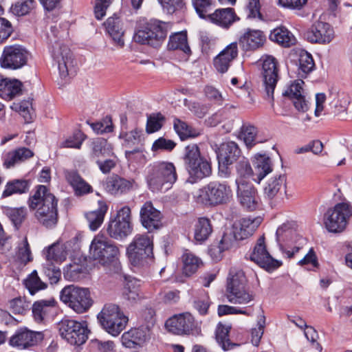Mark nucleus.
I'll use <instances>...</instances> for the list:
<instances>
[{
	"instance_id": "1",
	"label": "nucleus",
	"mask_w": 352,
	"mask_h": 352,
	"mask_svg": "<svg viewBox=\"0 0 352 352\" xmlns=\"http://www.w3.org/2000/svg\"><path fill=\"white\" fill-rule=\"evenodd\" d=\"M30 210H34V217L46 228H54L58 222V199L48 188L39 185L28 201Z\"/></svg>"
},
{
	"instance_id": "2",
	"label": "nucleus",
	"mask_w": 352,
	"mask_h": 352,
	"mask_svg": "<svg viewBox=\"0 0 352 352\" xmlns=\"http://www.w3.org/2000/svg\"><path fill=\"white\" fill-rule=\"evenodd\" d=\"M176 168L171 162H157L148 167L146 182L153 192L166 191L176 182Z\"/></svg>"
},
{
	"instance_id": "3",
	"label": "nucleus",
	"mask_w": 352,
	"mask_h": 352,
	"mask_svg": "<svg viewBox=\"0 0 352 352\" xmlns=\"http://www.w3.org/2000/svg\"><path fill=\"white\" fill-rule=\"evenodd\" d=\"M153 239L146 234H136L126 248V255L135 267L151 265L154 261Z\"/></svg>"
},
{
	"instance_id": "4",
	"label": "nucleus",
	"mask_w": 352,
	"mask_h": 352,
	"mask_svg": "<svg viewBox=\"0 0 352 352\" xmlns=\"http://www.w3.org/2000/svg\"><path fill=\"white\" fill-rule=\"evenodd\" d=\"M232 197V191L226 183L212 182L199 189L194 197L197 203L214 207L226 204Z\"/></svg>"
},
{
	"instance_id": "5",
	"label": "nucleus",
	"mask_w": 352,
	"mask_h": 352,
	"mask_svg": "<svg viewBox=\"0 0 352 352\" xmlns=\"http://www.w3.org/2000/svg\"><path fill=\"white\" fill-rule=\"evenodd\" d=\"M183 159L186 169L195 179H201L211 175V163L205 156L201 155L196 144L185 147Z\"/></svg>"
},
{
	"instance_id": "6",
	"label": "nucleus",
	"mask_w": 352,
	"mask_h": 352,
	"mask_svg": "<svg viewBox=\"0 0 352 352\" xmlns=\"http://www.w3.org/2000/svg\"><path fill=\"white\" fill-rule=\"evenodd\" d=\"M89 254L94 260L102 265L118 264L120 252L119 248L103 235H96L89 245Z\"/></svg>"
},
{
	"instance_id": "7",
	"label": "nucleus",
	"mask_w": 352,
	"mask_h": 352,
	"mask_svg": "<svg viewBox=\"0 0 352 352\" xmlns=\"http://www.w3.org/2000/svg\"><path fill=\"white\" fill-rule=\"evenodd\" d=\"M170 25L159 20L153 19L148 22L134 35L135 42L147 44L154 47L162 45L165 40Z\"/></svg>"
},
{
	"instance_id": "8",
	"label": "nucleus",
	"mask_w": 352,
	"mask_h": 352,
	"mask_svg": "<svg viewBox=\"0 0 352 352\" xmlns=\"http://www.w3.org/2000/svg\"><path fill=\"white\" fill-rule=\"evenodd\" d=\"M98 318L102 327L113 336L119 335L128 322V318L114 304L105 305Z\"/></svg>"
},
{
	"instance_id": "9",
	"label": "nucleus",
	"mask_w": 352,
	"mask_h": 352,
	"mask_svg": "<svg viewBox=\"0 0 352 352\" xmlns=\"http://www.w3.org/2000/svg\"><path fill=\"white\" fill-rule=\"evenodd\" d=\"M352 216V207L348 203H338L329 208L324 216V223L330 232H342Z\"/></svg>"
},
{
	"instance_id": "10",
	"label": "nucleus",
	"mask_w": 352,
	"mask_h": 352,
	"mask_svg": "<svg viewBox=\"0 0 352 352\" xmlns=\"http://www.w3.org/2000/svg\"><path fill=\"white\" fill-rule=\"evenodd\" d=\"M60 298L76 313H83L91 305L89 291L86 288L69 285L62 289Z\"/></svg>"
},
{
	"instance_id": "11",
	"label": "nucleus",
	"mask_w": 352,
	"mask_h": 352,
	"mask_svg": "<svg viewBox=\"0 0 352 352\" xmlns=\"http://www.w3.org/2000/svg\"><path fill=\"white\" fill-rule=\"evenodd\" d=\"M108 234L116 240H122L132 233V217L131 208L124 206L117 211L111 219L107 229Z\"/></svg>"
},
{
	"instance_id": "12",
	"label": "nucleus",
	"mask_w": 352,
	"mask_h": 352,
	"mask_svg": "<svg viewBox=\"0 0 352 352\" xmlns=\"http://www.w3.org/2000/svg\"><path fill=\"white\" fill-rule=\"evenodd\" d=\"M60 334L72 345H81L88 338L89 330L86 322L63 319L58 324Z\"/></svg>"
},
{
	"instance_id": "13",
	"label": "nucleus",
	"mask_w": 352,
	"mask_h": 352,
	"mask_svg": "<svg viewBox=\"0 0 352 352\" xmlns=\"http://www.w3.org/2000/svg\"><path fill=\"white\" fill-rule=\"evenodd\" d=\"M165 326L168 332L177 336L198 333L194 317L188 312L170 317L166 320Z\"/></svg>"
},
{
	"instance_id": "14",
	"label": "nucleus",
	"mask_w": 352,
	"mask_h": 352,
	"mask_svg": "<svg viewBox=\"0 0 352 352\" xmlns=\"http://www.w3.org/2000/svg\"><path fill=\"white\" fill-rule=\"evenodd\" d=\"M28 57L29 53L23 46L8 45L4 47L0 64L3 68L17 69L27 63Z\"/></svg>"
},
{
	"instance_id": "15",
	"label": "nucleus",
	"mask_w": 352,
	"mask_h": 352,
	"mask_svg": "<svg viewBox=\"0 0 352 352\" xmlns=\"http://www.w3.org/2000/svg\"><path fill=\"white\" fill-rule=\"evenodd\" d=\"M235 182L237 199L241 206L249 211L256 210L259 200L256 188L251 182L242 179H236Z\"/></svg>"
},
{
	"instance_id": "16",
	"label": "nucleus",
	"mask_w": 352,
	"mask_h": 352,
	"mask_svg": "<svg viewBox=\"0 0 352 352\" xmlns=\"http://www.w3.org/2000/svg\"><path fill=\"white\" fill-rule=\"evenodd\" d=\"M263 78L265 91L269 99L273 100L274 91L279 79L276 59L266 56L263 62Z\"/></svg>"
},
{
	"instance_id": "17",
	"label": "nucleus",
	"mask_w": 352,
	"mask_h": 352,
	"mask_svg": "<svg viewBox=\"0 0 352 352\" xmlns=\"http://www.w3.org/2000/svg\"><path fill=\"white\" fill-rule=\"evenodd\" d=\"M250 259L267 271L274 270L282 265L280 261L274 259L267 250L264 236L258 239Z\"/></svg>"
},
{
	"instance_id": "18",
	"label": "nucleus",
	"mask_w": 352,
	"mask_h": 352,
	"mask_svg": "<svg viewBox=\"0 0 352 352\" xmlns=\"http://www.w3.org/2000/svg\"><path fill=\"white\" fill-rule=\"evenodd\" d=\"M52 56L58 65L60 76L65 78L74 66L70 50L65 45L56 43L53 46Z\"/></svg>"
},
{
	"instance_id": "19",
	"label": "nucleus",
	"mask_w": 352,
	"mask_h": 352,
	"mask_svg": "<svg viewBox=\"0 0 352 352\" xmlns=\"http://www.w3.org/2000/svg\"><path fill=\"white\" fill-rule=\"evenodd\" d=\"M264 197L270 201L272 206L283 199L286 194V177L284 175H275L266 183L263 189Z\"/></svg>"
},
{
	"instance_id": "20",
	"label": "nucleus",
	"mask_w": 352,
	"mask_h": 352,
	"mask_svg": "<svg viewBox=\"0 0 352 352\" xmlns=\"http://www.w3.org/2000/svg\"><path fill=\"white\" fill-rule=\"evenodd\" d=\"M333 36V30L331 25L320 21L314 23L305 34L307 40L313 43H329Z\"/></svg>"
},
{
	"instance_id": "21",
	"label": "nucleus",
	"mask_w": 352,
	"mask_h": 352,
	"mask_svg": "<svg viewBox=\"0 0 352 352\" xmlns=\"http://www.w3.org/2000/svg\"><path fill=\"white\" fill-rule=\"evenodd\" d=\"M237 235L232 227L226 229L221 240L210 246L208 252L210 256L215 261L220 260L224 251L230 250L236 245L237 241L241 240Z\"/></svg>"
},
{
	"instance_id": "22",
	"label": "nucleus",
	"mask_w": 352,
	"mask_h": 352,
	"mask_svg": "<svg viewBox=\"0 0 352 352\" xmlns=\"http://www.w3.org/2000/svg\"><path fill=\"white\" fill-rule=\"evenodd\" d=\"M43 339L41 331H34L27 328H21L10 338V344L20 349L36 345Z\"/></svg>"
},
{
	"instance_id": "23",
	"label": "nucleus",
	"mask_w": 352,
	"mask_h": 352,
	"mask_svg": "<svg viewBox=\"0 0 352 352\" xmlns=\"http://www.w3.org/2000/svg\"><path fill=\"white\" fill-rule=\"evenodd\" d=\"M302 80H297L292 83L287 89L283 92V96L288 97L292 100L295 108L298 111L305 112L309 109V102L307 100Z\"/></svg>"
},
{
	"instance_id": "24",
	"label": "nucleus",
	"mask_w": 352,
	"mask_h": 352,
	"mask_svg": "<svg viewBox=\"0 0 352 352\" xmlns=\"http://www.w3.org/2000/svg\"><path fill=\"white\" fill-rule=\"evenodd\" d=\"M136 186L133 179H125L117 174L109 176L104 182V186L107 192L113 195L126 193Z\"/></svg>"
},
{
	"instance_id": "25",
	"label": "nucleus",
	"mask_w": 352,
	"mask_h": 352,
	"mask_svg": "<svg viewBox=\"0 0 352 352\" xmlns=\"http://www.w3.org/2000/svg\"><path fill=\"white\" fill-rule=\"evenodd\" d=\"M140 219L142 226L148 232L158 229L162 225L161 212L155 209L150 201L146 202L142 207L140 210Z\"/></svg>"
},
{
	"instance_id": "26",
	"label": "nucleus",
	"mask_w": 352,
	"mask_h": 352,
	"mask_svg": "<svg viewBox=\"0 0 352 352\" xmlns=\"http://www.w3.org/2000/svg\"><path fill=\"white\" fill-rule=\"evenodd\" d=\"M238 56V46L236 42L228 45L222 50L214 59V66L220 73H225L228 71L232 62Z\"/></svg>"
},
{
	"instance_id": "27",
	"label": "nucleus",
	"mask_w": 352,
	"mask_h": 352,
	"mask_svg": "<svg viewBox=\"0 0 352 352\" xmlns=\"http://www.w3.org/2000/svg\"><path fill=\"white\" fill-rule=\"evenodd\" d=\"M219 164L223 167L230 165L241 157V150L234 142H228L221 144L217 151Z\"/></svg>"
},
{
	"instance_id": "28",
	"label": "nucleus",
	"mask_w": 352,
	"mask_h": 352,
	"mask_svg": "<svg viewBox=\"0 0 352 352\" xmlns=\"http://www.w3.org/2000/svg\"><path fill=\"white\" fill-rule=\"evenodd\" d=\"M149 339V331L146 328L132 329L122 336V344L129 349H136Z\"/></svg>"
},
{
	"instance_id": "29",
	"label": "nucleus",
	"mask_w": 352,
	"mask_h": 352,
	"mask_svg": "<svg viewBox=\"0 0 352 352\" xmlns=\"http://www.w3.org/2000/svg\"><path fill=\"white\" fill-rule=\"evenodd\" d=\"M265 41V34L258 30L247 29L239 38L240 45L246 51L258 49Z\"/></svg>"
},
{
	"instance_id": "30",
	"label": "nucleus",
	"mask_w": 352,
	"mask_h": 352,
	"mask_svg": "<svg viewBox=\"0 0 352 352\" xmlns=\"http://www.w3.org/2000/svg\"><path fill=\"white\" fill-rule=\"evenodd\" d=\"M208 19L213 23L223 28H229L239 18L232 8L217 9L208 15Z\"/></svg>"
},
{
	"instance_id": "31",
	"label": "nucleus",
	"mask_w": 352,
	"mask_h": 352,
	"mask_svg": "<svg viewBox=\"0 0 352 352\" xmlns=\"http://www.w3.org/2000/svg\"><path fill=\"white\" fill-rule=\"evenodd\" d=\"M261 222L262 218L261 217H248L241 219L238 223H234L232 228L237 233L238 238L243 240L251 236Z\"/></svg>"
},
{
	"instance_id": "32",
	"label": "nucleus",
	"mask_w": 352,
	"mask_h": 352,
	"mask_svg": "<svg viewBox=\"0 0 352 352\" xmlns=\"http://www.w3.org/2000/svg\"><path fill=\"white\" fill-rule=\"evenodd\" d=\"M90 159L95 162L113 155L111 145L104 138L94 140L90 144Z\"/></svg>"
},
{
	"instance_id": "33",
	"label": "nucleus",
	"mask_w": 352,
	"mask_h": 352,
	"mask_svg": "<svg viewBox=\"0 0 352 352\" xmlns=\"http://www.w3.org/2000/svg\"><path fill=\"white\" fill-rule=\"evenodd\" d=\"M34 153L30 148L20 147L3 154V165L10 168L32 157Z\"/></svg>"
},
{
	"instance_id": "34",
	"label": "nucleus",
	"mask_w": 352,
	"mask_h": 352,
	"mask_svg": "<svg viewBox=\"0 0 352 352\" xmlns=\"http://www.w3.org/2000/svg\"><path fill=\"white\" fill-rule=\"evenodd\" d=\"M142 131L137 129L129 132L122 131L120 133L119 138L124 140L123 145L128 148L132 149L131 151H126V155L139 151L140 146L142 145Z\"/></svg>"
},
{
	"instance_id": "35",
	"label": "nucleus",
	"mask_w": 352,
	"mask_h": 352,
	"mask_svg": "<svg viewBox=\"0 0 352 352\" xmlns=\"http://www.w3.org/2000/svg\"><path fill=\"white\" fill-rule=\"evenodd\" d=\"M270 39L283 47H289L296 43L293 34L285 27L280 26L271 31Z\"/></svg>"
},
{
	"instance_id": "36",
	"label": "nucleus",
	"mask_w": 352,
	"mask_h": 352,
	"mask_svg": "<svg viewBox=\"0 0 352 352\" xmlns=\"http://www.w3.org/2000/svg\"><path fill=\"white\" fill-rule=\"evenodd\" d=\"M254 175L252 179L258 183L272 171L270 158L265 155L257 154L253 160Z\"/></svg>"
},
{
	"instance_id": "37",
	"label": "nucleus",
	"mask_w": 352,
	"mask_h": 352,
	"mask_svg": "<svg viewBox=\"0 0 352 352\" xmlns=\"http://www.w3.org/2000/svg\"><path fill=\"white\" fill-rule=\"evenodd\" d=\"M104 26L115 44L122 47L124 45V31L120 19L118 17H109L104 23Z\"/></svg>"
},
{
	"instance_id": "38",
	"label": "nucleus",
	"mask_w": 352,
	"mask_h": 352,
	"mask_svg": "<svg viewBox=\"0 0 352 352\" xmlns=\"http://www.w3.org/2000/svg\"><path fill=\"white\" fill-rule=\"evenodd\" d=\"M122 298L131 305L140 302L142 298L140 291V280L135 278L126 280L122 290Z\"/></svg>"
},
{
	"instance_id": "39",
	"label": "nucleus",
	"mask_w": 352,
	"mask_h": 352,
	"mask_svg": "<svg viewBox=\"0 0 352 352\" xmlns=\"http://www.w3.org/2000/svg\"><path fill=\"white\" fill-rule=\"evenodd\" d=\"M67 252L64 244L59 241L54 243L43 251L46 261L56 263H61L65 261Z\"/></svg>"
},
{
	"instance_id": "40",
	"label": "nucleus",
	"mask_w": 352,
	"mask_h": 352,
	"mask_svg": "<svg viewBox=\"0 0 352 352\" xmlns=\"http://www.w3.org/2000/svg\"><path fill=\"white\" fill-rule=\"evenodd\" d=\"M22 83L16 79H2L0 81V97L10 100L21 93Z\"/></svg>"
},
{
	"instance_id": "41",
	"label": "nucleus",
	"mask_w": 352,
	"mask_h": 352,
	"mask_svg": "<svg viewBox=\"0 0 352 352\" xmlns=\"http://www.w3.org/2000/svg\"><path fill=\"white\" fill-rule=\"evenodd\" d=\"M107 209L108 207L104 202L98 201V209L86 213L85 217L91 230H96L102 225Z\"/></svg>"
},
{
	"instance_id": "42",
	"label": "nucleus",
	"mask_w": 352,
	"mask_h": 352,
	"mask_svg": "<svg viewBox=\"0 0 352 352\" xmlns=\"http://www.w3.org/2000/svg\"><path fill=\"white\" fill-rule=\"evenodd\" d=\"M212 232L210 220L206 217L199 218L195 225L194 238L196 241L202 243L206 241Z\"/></svg>"
},
{
	"instance_id": "43",
	"label": "nucleus",
	"mask_w": 352,
	"mask_h": 352,
	"mask_svg": "<svg viewBox=\"0 0 352 352\" xmlns=\"http://www.w3.org/2000/svg\"><path fill=\"white\" fill-rule=\"evenodd\" d=\"M228 300L233 304L247 305L254 300V295L245 287L226 292Z\"/></svg>"
},
{
	"instance_id": "44",
	"label": "nucleus",
	"mask_w": 352,
	"mask_h": 352,
	"mask_svg": "<svg viewBox=\"0 0 352 352\" xmlns=\"http://www.w3.org/2000/svg\"><path fill=\"white\" fill-rule=\"evenodd\" d=\"M183 274L190 276L195 273L201 265V260L194 254L186 252L182 256Z\"/></svg>"
},
{
	"instance_id": "45",
	"label": "nucleus",
	"mask_w": 352,
	"mask_h": 352,
	"mask_svg": "<svg viewBox=\"0 0 352 352\" xmlns=\"http://www.w3.org/2000/svg\"><path fill=\"white\" fill-rule=\"evenodd\" d=\"M168 48L171 50H181L189 54L190 49L188 44L186 33L180 32L171 35L169 38Z\"/></svg>"
},
{
	"instance_id": "46",
	"label": "nucleus",
	"mask_w": 352,
	"mask_h": 352,
	"mask_svg": "<svg viewBox=\"0 0 352 352\" xmlns=\"http://www.w3.org/2000/svg\"><path fill=\"white\" fill-rule=\"evenodd\" d=\"M30 182L26 179H14L7 183L3 192V197H9L13 194L25 193L29 190Z\"/></svg>"
},
{
	"instance_id": "47",
	"label": "nucleus",
	"mask_w": 352,
	"mask_h": 352,
	"mask_svg": "<svg viewBox=\"0 0 352 352\" xmlns=\"http://www.w3.org/2000/svg\"><path fill=\"white\" fill-rule=\"evenodd\" d=\"M231 327L219 323L215 331V337L217 343L224 351L232 349L236 344L230 342L229 332Z\"/></svg>"
},
{
	"instance_id": "48",
	"label": "nucleus",
	"mask_w": 352,
	"mask_h": 352,
	"mask_svg": "<svg viewBox=\"0 0 352 352\" xmlns=\"http://www.w3.org/2000/svg\"><path fill=\"white\" fill-rule=\"evenodd\" d=\"M246 278L241 270L231 269L228 278L226 292L245 287Z\"/></svg>"
},
{
	"instance_id": "49",
	"label": "nucleus",
	"mask_w": 352,
	"mask_h": 352,
	"mask_svg": "<svg viewBox=\"0 0 352 352\" xmlns=\"http://www.w3.org/2000/svg\"><path fill=\"white\" fill-rule=\"evenodd\" d=\"M298 58V75L305 78L314 67V62L311 54L305 50H300Z\"/></svg>"
},
{
	"instance_id": "50",
	"label": "nucleus",
	"mask_w": 352,
	"mask_h": 352,
	"mask_svg": "<svg viewBox=\"0 0 352 352\" xmlns=\"http://www.w3.org/2000/svg\"><path fill=\"white\" fill-rule=\"evenodd\" d=\"M36 6L35 0H19L10 8L11 12L16 16H24L31 12Z\"/></svg>"
},
{
	"instance_id": "51",
	"label": "nucleus",
	"mask_w": 352,
	"mask_h": 352,
	"mask_svg": "<svg viewBox=\"0 0 352 352\" xmlns=\"http://www.w3.org/2000/svg\"><path fill=\"white\" fill-rule=\"evenodd\" d=\"M174 129L182 140L195 138L199 135L191 126L179 119L174 120Z\"/></svg>"
},
{
	"instance_id": "52",
	"label": "nucleus",
	"mask_w": 352,
	"mask_h": 352,
	"mask_svg": "<svg viewBox=\"0 0 352 352\" xmlns=\"http://www.w3.org/2000/svg\"><path fill=\"white\" fill-rule=\"evenodd\" d=\"M25 285L32 295L47 287V285L41 281L36 270H34L25 279Z\"/></svg>"
},
{
	"instance_id": "53",
	"label": "nucleus",
	"mask_w": 352,
	"mask_h": 352,
	"mask_svg": "<svg viewBox=\"0 0 352 352\" xmlns=\"http://www.w3.org/2000/svg\"><path fill=\"white\" fill-rule=\"evenodd\" d=\"M256 128L250 124H243L241 128L240 138L248 147H252L256 144Z\"/></svg>"
},
{
	"instance_id": "54",
	"label": "nucleus",
	"mask_w": 352,
	"mask_h": 352,
	"mask_svg": "<svg viewBox=\"0 0 352 352\" xmlns=\"http://www.w3.org/2000/svg\"><path fill=\"white\" fill-rule=\"evenodd\" d=\"M6 215L10 219L16 229L21 226L27 216V210L24 207L17 208H8L6 210Z\"/></svg>"
},
{
	"instance_id": "55",
	"label": "nucleus",
	"mask_w": 352,
	"mask_h": 352,
	"mask_svg": "<svg viewBox=\"0 0 352 352\" xmlns=\"http://www.w3.org/2000/svg\"><path fill=\"white\" fill-rule=\"evenodd\" d=\"M51 301L40 300L36 301L32 306V314L34 320L37 322H41L44 320L47 314L49 311Z\"/></svg>"
},
{
	"instance_id": "56",
	"label": "nucleus",
	"mask_w": 352,
	"mask_h": 352,
	"mask_svg": "<svg viewBox=\"0 0 352 352\" xmlns=\"http://www.w3.org/2000/svg\"><path fill=\"white\" fill-rule=\"evenodd\" d=\"M14 105L15 110L23 116L25 122L29 123L32 121L34 111L32 108V104L30 100H23Z\"/></svg>"
},
{
	"instance_id": "57",
	"label": "nucleus",
	"mask_w": 352,
	"mask_h": 352,
	"mask_svg": "<svg viewBox=\"0 0 352 352\" xmlns=\"http://www.w3.org/2000/svg\"><path fill=\"white\" fill-rule=\"evenodd\" d=\"M43 270L51 284H55L58 282L61 276V271L59 267L56 266L54 263L46 261L43 264Z\"/></svg>"
},
{
	"instance_id": "58",
	"label": "nucleus",
	"mask_w": 352,
	"mask_h": 352,
	"mask_svg": "<svg viewBox=\"0 0 352 352\" xmlns=\"http://www.w3.org/2000/svg\"><path fill=\"white\" fill-rule=\"evenodd\" d=\"M236 170L238 174L236 179L246 180L250 176H252V178L255 177L248 159L244 157L239 159L236 165Z\"/></svg>"
},
{
	"instance_id": "59",
	"label": "nucleus",
	"mask_w": 352,
	"mask_h": 352,
	"mask_svg": "<svg viewBox=\"0 0 352 352\" xmlns=\"http://www.w3.org/2000/svg\"><path fill=\"white\" fill-rule=\"evenodd\" d=\"M82 273V267L77 263L67 265L64 268V277L72 281H76L80 279Z\"/></svg>"
},
{
	"instance_id": "60",
	"label": "nucleus",
	"mask_w": 352,
	"mask_h": 352,
	"mask_svg": "<svg viewBox=\"0 0 352 352\" xmlns=\"http://www.w3.org/2000/svg\"><path fill=\"white\" fill-rule=\"evenodd\" d=\"M192 3L200 18L208 19V12L212 6L211 0H192Z\"/></svg>"
},
{
	"instance_id": "61",
	"label": "nucleus",
	"mask_w": 352,
	"mask_h": 352,
	"mask_svg": "<svg viewBox=\"0 0 352 352\" xmlns=\"http://www.w3.org/2000/svg\"><path fill=\"white\" fill-rule=\"evenodd\" d=\"M86 136L81 131H77L61 143L64 148H80Z\"/></svg>"
},
{
	"instance_id": "62",
	"label": "nucleus",
	"mask_w": 352,
	"mask_h": 352,
	"mask_svg": "<svg viewBox=\"0 0 352 352\" xmlns=\"http://www.w3.org/2000/svg\"><path fill=\"white\" fill-rule=\"evenodd\" d=\"M210 305V300L208 294L205 293L202 296L197 298L193 302L195 309L201 315H206Z\"/></svg>"
},
{
	"instance_id": "63",
	"label": "nucleus",
	"mask_w": 352,
	"mask_h": 352,
	"mask_svg": "<svg viewBox=\"0 0 352 352\" xmlns=\"http://www.w3.org/2000/svg\"><path fill=\"white\" fill-rule=\"evenodd\" d=\"M163 120L164 117L161 113L151 115L147 120L146 131L151 133L160 130L162 126Z\"/></svg>"
},
{
	"instance_id": "64",
	"label": "nucleus",
	"mask_w": 352,
	"mask_h": 352,
	"mask_svg": "<svg viewBox=\"0 0 352 352\" xmlns=\"http://www.w3.org/2000/svg\"><path fill=\"white\" fill-rule=\"evenodd\" d=\"M185 105L187 106L190 111L199 118L204 117L208 113L210 108V104H204L196 102H190L188 104L187 102L185 101Z\"/></svg>"
}]
</instances>
